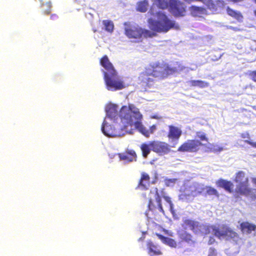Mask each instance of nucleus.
Here are the masks:
<instances>
[{
	"instance_id": "12",
	"label": "nucleus",
	"mask_w": 256,
	"mask_h": 256,
	"mask_svg": "<svg viewBox=\"0 0 256 256\" xmlns=\"http://www.w3.org/2000/svg\"><path fill=\"white\" fill-rule=\"evenodd\" d=\"M120 160L127 164L136 160V154L133 150H128L126 152L118 154Z\"/></svg>"
},
{
	"instance_id": "8",
	"label": "nucleus",
	"mask_w": 256,
	"mask_h": 256,
	"mask_svg": "<svg viewBox=\"0 0 256 256\" xmlns=\"http://www.w3.org/2000/svg\"><path fill=\"white\" fill-rule=\"evenodd\" d=\"M204 185L197 182H190L186 185L184 192L179 195V199L183 202H192L194 198L204 192Z\"/></svg>"
},
{
	"instance_id": "2",
	"label": "nucleus",
	"mask_w": 256,
	"mask_h": 256,
	"mask_svg": "<svg viewBox=\"0 0 256 256\" xmlns=\"http://www.w3.org/2000/svg\"><path fill=\"white\" fill-rule=\"evenodd\" d=\"M154 2V6L150 10V14L157 18L148 19V22L150 28L156 32H167L174 26V22L170 20L167 16L160 9H164L170 5V12L175 16L184 15L185 8L184 4L178 0H152Z\"/></svg>"
},
{
	"instance_id": "5",
	"label": "nucleus",
	"mask_w": 256,
	"mask_h": 256,
	"mask_svg": "<svg viewBox=\"0 0 256 256\" xmlns=\"http://www.w3.org/2000/svg\"><path fill=\"white\" fill-rule=\"evenodd\" d=\"M194 232H200L206 234H212L220 239L226 238L228 240H232L235 242H237L238 240V234L228 227L220 229L216 226H208L200 224L198 222Z\"/></svg>"
},
{
	"instance_id": "27",
	"label": "nucleus",
	"mask_w": 256,
	"mask_h": 256,
	"mask_svg": "<svg viewBox=\"0 0 256 256\" xmlns=\"http://www.w3.org/2000/svg\"><path fill=\"white\" fill-rule=\"evenodd\" d=\"M204 192H206L210 196H218L217 190L212 187L204 186Z\"/></svg>"
},
{
	"instance_id": "3",
	"label": "nucleus",
	"mask_w": 256,
	"mask_h": 256,
	"mask_svg": "<svg viewBox=\"0 0 256 256\" xmlns=\"http://www.w3.org/2000/svg\"><path fill=\"white\" fill-rule=\"evenodd\" d=\"M150 66L152 68H146L144 72L142 74L140 79L143 82V84L148 88H151L153 84V77L160 78L166 77L168 75L172 74L179 70H183L182 66H179L178 69L176 67L170 68L166 64H162V66L158 64H152Z\"/></svg>"
},
{
	"instance_id": "20",
	"label": "nucleus",
	"mask_w": 256,
	"mask_h": 256,
	"mask_svg": "<svg viewBox=\"0 0 256 256\" xmlns=\"http://www.w3.org/2000/svg\"><path fill=\"white\" fill-rule=\"evenodd\" d=\"M158 236L163 243L172 248H176V242L174 240L162 235H158Z\"/></svg>"
},
{
	"instance_id": "29",
	"label": "nucleus",
	"mask_w": 256,
	"mask_h": 256,
	"mask_svg": "<svg viewBox=\"0 0 256 256\" xmlns=\"http://www.w3.org/2000/svg\"><path fill=\"white\" fill-rule=\"evenodd\" d=\"M176 180H177L176 178L166 179L165 180V184L168 186H174Z\"/></svg>"
},
{
	"instance_id": "31",
	"label": "nucleus",
	"mask_w": 256,
	"mask_h": 256,
	"mask_svg": "<svg viewBox=\"0 0 256 256\" xmlns=\"http://www.w3.org/2000/svg\"><path fill=\"white\" fill-rule=\"evenodd\" d=\"M216 255L217 252L216 250L212 248H210L208 250V256H216Z\"/></svg>"
},
{
	"instance_id": "39",
	"label": "nucleus",
	"mask_w": 256,
	"mask_h": 256,
	"mask_svg": "<svg viewBox=\"0 0 256 256\" xmlns=\"http://www.w3.org/2000/svg\"><path fill=\"white\" fill-rule=\"evenodd\" d=\"M88 15H90L91 16H92V14L90 12H88Z\"/></svg>"
},
{
	"instance_id": "23",
	"label": "nucleus",
	"mask_w": 256,
	"mask_h": 256,
	"mask_svg": "<svg viewBox=\"0 0 256 256\" xmlns=\"http://www.w3.org/2000/svg\"><path fill=\"white\" fill-rule=\"evenodd\" d=\"M227 12L228 15L232 17H234L238 22L242 21L243 18L240 12L235 11L228 7L227 8Z\"/></svg>"
},
{
	"instance_id": "37",
	"label": "nucleus",
	"mask_w": 256,
	"mask_h": 256,
	"mask_svg": "<svg viewBox=\"0 0 256 256\" xmlns=\"http://www.w3.org/2000/svg\"><path fill=\"white\" fill-rule=\"evenodd\" d=\"M214 239L213 238H210L209 241H208V244H212L214 242Z\"/></svg>"
},
{
	"instance_id": "6",
	"label": "nucleus",
	"mask_w": 256,
	"mask_h": 256,
	"mask_svg": "<svg viewBox=\"0 0 256 256\" xmlns=\"http://www.w3.org/2000/svg\"><path fill=\"white\" fill-rule=\"evenodd\" d=\"M235 181L236 183V190L242 195L256 198V188L251 189L248 187V178L242 171L237 173Z\"/></svg>"
},
{
	"instance_id": "24",
	"label": "nucleus",
	"mask_w": 256,
	"mask_h": 256,
	"mask_svg": "<svg viewBox=\"0 0 256 256\" xmlns=\"http://www.w3.org/2000/svg\"><path fill=\"white\" fill-rule=\"evenodd\" d=\"M178 236L180 238L187 242L192 241V236L184 230H180L178 232Z\"/></svg>"
},
{
	"instance_id": "42",
	"label": "nucleus",
	"mask_w": 256,
	"mask_h": 256,
	"mask_svg": "<svg viewBox=\"0 0 256 256\" xmlns=\"http://www.w3.org/2000/svg\"><path fill=\"white\" fill-rule=\"evenodd\" d=\"M184 68L185 69L186 68ZM186 70H188V68H186Z\"/></svg>"
},
{
	"instance_id": "9",
	"label": "nucleus",
	"mask_w": 256,
	"mask_h": 256,
	"mask_svg": "<svg viewBox=\"0 0 256 256\" xmlns=\"http://www.w3.org/2000/svg\"><path fill=\"white\" fill-rule=\"evenodd\" d=\"M125 34L129 38H139L142 36L144 37H152L154 33L148 30L142 29L136 24H125Z\"/></svg>"
},
{
	"instance_id": "36",
	"label": "nucleus",
	"mask_w": 256,
	"mask_h": 256,
	"mask_svg": "<svg viewBox=\"0 0 256 256\" xmlns=\"http://www.w3.org/2000/svg\"><path fill=\"white\" fill-rule=\"evenodd\" d=\"M214 150H216V151H218V152H221L223 150V148H222V147H218V146H216L214 148Z\"/></svg>"
},
{
	"instance_id": "30",
	"label": "nucleus",
	"mask_w": 256,
	"mask_h": 256,
	"mask_svg": "<svg viewBox=\"0 0 256 256\" xmlns=\"http://www.w3.org/2000/svg\"><path fill=\"white\" fill-rule=\"evenodd\" d=\"M196 137L198 138H200L201 140H205L207 142V138H206V134L203 132H196Z\"/></svg>"
},
{
	"instance_id": "43",
	"label": "nucleus",
	"mask_w": 256,
	"mask_h": 256,
	"mask_svg": "<svg viewBox=\"0 0 256 256\" xmlns=\"http://www.w3.org/2000/svg\"><path fill=\"white\" fill-rule=\"evenodd\" d=\"M41 2H42L43 0H39Z\"/></svg>"
},
{
	"instance_id": "13",
	"label": "nucleus",
	"mask_w": 256,
	"mask_h": 256,
	"mask_svg": "<svg viewBox=\"0 0 256 256\" xmlns=\"http://www.w3.org/2000/svg\"><path fill=\"white\" fill-rule=\"evenodd\" d=\"M182 132L180 128L170 126H169L168 137L172 140H178L182 135Z\"/></svg>"
},
{
	"instance_id": "14",
	"label": "nucleus",
	"mask_w": 256,
	"mask_h": 256,
	"mask_svg": "<svg viewBox=\"0 0 256 256\" xmlns=\"http://www.w3.org/2000/svg\"><path fill=\"white\" fill-rule=\"evenodd\" d=\"M150 185L149 176L145 172H142L140 183L138 186V188L142 190H146L148 188Z\"/></svg>"
},
{
	"instance_id": "25",
	"label": "nucleus",
	"mask_w": 256,
	"mask_h": 256,
	"mask_svg": "<svg viewBox=\"0 0 256 256\" xmlns=\"http://www.w3.org/2000/svg\"><path fill=\"white\" fill-rule=\"evenodd\" d=\"M218 184L228 190H230L233 187V184L230 182L221 180L218 181Z\"/></svg>"
},
{
	"instance_id": "7",
	"label": "nucleus",
	"mask_w": 256,
	"mask_h": 256,
	"mask_svg": "<svg viewBox=\"0 0 256 256\" xmlns=\"http://www.w3.org/2000/svg\"><path fill=\"white\" fill-rule=\"evenodd\" d=\"M161 198H163L165 201L168 204L170 210L172 212L174 204L171 200L170 198L166 196V193L164 190L158 192L156 188H154L150 190L148 206L149 210H152L153 208L152 200H155L158 204V210L160 212H164V211L161 203Z\"/></svg>"
},
{
	"instance_id": "10",
	"label": "nucleus",
	"mask_w": 256,
	"mask_h": 256,
	"mask_svg": "<svg viewBox=\"0 0 256 256\" xmlns=\"http://www.w3.org/2000/svg\"><path fill=\"white\" fill-rule=\"evenodd\" d=\"M202 144V143L198 140H188L179 148L178 150L182 152H196L199 149V146Z\"/></svg>"
},
{
	"instance_id": "21",
	"label": "nucleus",
	"mask_w": 256,
	"mask_h": 256,
	"mask_svg": "<svg viewBox=\"0 0 256 256\" xmlns=\"http://www.w3.org/2000/svg\"><path fill=\"white\" fill-rule=\"evenodd\" d=\"M192 14L194 16H200L206 12V10L202 7L192 6L190 8Z\"/></svg>"
},
{
	"instance_id": "1",
	"label": "nucleus",
	"mask_w": 256,
	"mask_h": 256,
	"mask_svg": "<svg viewBox=\"0 0 256 256\" xmlns=\"http://www.w3.org/2000/svg\"><path fill=\"white\" fill-rule=\"evenodd\" d=\"M118 106L110 103L106 107V117L102 126V133L108 137L124 136L126 134H134L136 130L144 136L150 132L142 124V115L139 109L132 104L124 106L118 112Z\"/></svg>"
},
{
	"instance_id": "19",
	"label": "nucleus",
	"mask_w": 256,
	"mask_h": 256,
	"mask_svg": "<svg viewBox=\"0 0 256 256\" xmlns=\"http://www.w3.org/2000/svg\"><path fill=\"white\" fill-rule=\"evenodd\" d=\"M188 83L190 86H198L200 88H204L208 86V84L203 80H192L188 82Z\"/></svg>"
},
{
	"instance_id": "32",
	"label": "nucleus",
	"mask_w": 256,
	"mask_h": 256,
	"mask_svg": "<svg viewBox=\"0 0 256 256\" xmlns=\"http://www.w3.org/2000/svg\"><path fill=\"white\" fill-rule=\"evenodd\" d=\"M250 75L251 76L252 80L254 82H256V71H253L250 72Z\"/></svg>"
},
{
	"instance_id": "28",
	"label": "nucleus",
	"mask_w": 256,
	"mask_h": 256,
	"mask_svg": "<svg viewBox=\"0 0 256 256\" xmlns=\"http://www.w3.org/2000/svg\"><path fill=\"white\" fill-rule=\"evenodd\" d=\"M42 6L44 12L45 14H49L50 13V10H51L50 2L48 1V2H46V4H44V2H42Z\"/></svg>"
},
{
	"instance_id": "40",
	"label": "nucleus",
	"mask_w": 256,
	"mask_h": 256,
	"mask_svg": "<svg viewBox=\"0 0 256 256\" xmlns=\"http://www.w3.org/2000/svg\"><path fill=\"white\" fill-rule=\"evenodd\" d=\"M143 238H144L142 237V238H139V240H142Z\"/></svg>"
},
{
	"instance_id": "41",
	"label": "nucleus",
	"mask_w": 256,
	"mask_h": 256,
	"mask_svg": "<svg viewBox=\"0 0 256 256\" xmlns=\"http://www.w3.org/2000/svg\"><path fill=\"white\" fill-rule=\"evenodd\" d=\"M155 183V181H152V184H154Z\"/></svg>"
},
{
	"instance_id": "35",
	"label": "nucleus",
	"mask_w": 256,
	"mask_h": 256,
	"mask_svg": "<svg viewBox=\"0 0 256 256\" xmlns=\"http://www.w3.org/2000/svg\"><path fill=\"white\" fill-rule=\"evenodd\" d=\"M241 136L244 138H250V135L248 132L242 134Z\"/></svg>"
},
{
	"instance_id": "17",
	"label": "nucleus",
	"mask_w": 256,
	"mask_h": 256,
	"mask_svg": "<svg viewBox=\"0 0 256 256\" xmlns=\"http://www.w3.org/2000/svg\"><path fill=\"white\" fill-rule=\"evenodd\" d=\"M148 254L150 256L161 254L162 253L158 246L154 245L152 242H148Z\"/></svg>"
},
{
	"instance_id": "26",
	"label": "nucleus",
	"mask_w": 256,
	"mask_h": 256,
	"mask_svg": "<svg viewBox=\"0 0 256 256\" xmlns=\"http://www.w3.org/2000/svg\"><path fill=\"white\" fill-rule=\"evenodd\" d=\"M103 24L104 26L105 30L108 32H112L114 29L113 22L109 20H104L103 21Z\"/></svg>"
},
{
	"instance_id": "34",
	"label": "nucleus",
	"mask_w": 256,
	"mask_h": 256,
	"mask_svg": "<svg viewBox=\"0 0 256 256\" xmlns=\"http://www.w3.org/2000/svg\"><path fill=\"white\" fill-rule=\"evenodd\" d=\"M226 28L228 29L232 30L234 31H237V30H239L238 28L234 27V26H226Z\"/></svg>"
},
{
	"instance_id": "44",
	"label": "nucleus",
	"mask_w": 256,
	"mask_h": 256,
	"mask_svg": "<svg viewBox=\"0 0 256 256\" xmlns=\"http://www.w3.org/2000/svg\"><path fill=\"white\" fill-rule=\"evenodd\" d=\"M254 14H255V15L256 16V10L254 11Z\"/></svg>"
},
{
	"instance_id": "46",
	"label": "nucleus",
	"mask_w": 256,
	"mask_h": 256,
	"mask_svg": "<svg viewBox=\"0 0 256 256\" xmlns=\"http://www.w3.org/2000/svg\"><path fill=\"white\" fill-rule=\"evenodd\" d=\"M53 16L56 17V15H54V16H52V18Z\"/></svg>"
},
{
	"instance_id": "16",
	"label": "nucleus",
	"mask_w": 256,
	"mask_h": 256,
	"mask_svg": "<svg viewBox=\"0 0 256 256\" xmlns=\"http://www.w3.org/2000/svg\"><path fill=\"white\" fill-rule=\"evenodd\" d=\"M256 226L248 222H242L241 224L242 231L244 234H248L254 231L256 229Z\"/></svg>"
},
{
	"instance_id": "11",
	"label": "nucleus",
	"mask_w": 256,
	"mask_h": 256,
	"mask_svg": "<svg viewBox=\"0 0 256 256\" xmlns=\"http://www.w3.org/2000/svg\"><path fill=\"white\" fill-rule=\"evenodd\" d=\"M150 144L152 150L161 155L166 154L169 150L168 144L164 142H150Z\"/></svg>"
},
{
	"instance_id": "18",
	"label": "nucleus",
	"mask_w": 256,
	"mask_h": 256,
	"mask_svg": "<svg viewBox=\"0 0 256 256\" xmlns=\"http://www.w3.org/2000/svg\"><path fill=\"white\" fill-rule=\"evenodd\" d=\"M148 7L149 4L148 0H143L137 2L136 10L138 12H145L148 10Z\"/></svg>"
},
{
	"instance_id": "15",
	"label": "nucleus",
	"mask_w": 256,
	"mask_h": 256,
	"mask_svg": "<svg viewBox=\"0 0 256 256\" xmlns=\"http://www.w3.org/2000/svg\"><path fill=\"white\" fill-rule=\"evenodd\" d=\"M197 226H198V222L188 219L184 220L182 226L185 230L189 229L195 232Z\"/></svg>"
},
{
	"instance_id": "45",
	"label": "nucleus",
	"mask_w": 256,
	"mask_h": 256,
	"mask_svg": "<svg viewBox=\"0 0 256 256\" xmlns=\"http://www.w3.org/2000/svg\"><path fill=\"white\" fill-rule=\"evenodd\" d=\"M86 17L88 18V16L87 14H86Z\"/></svg>"
},
{
	"instance_id": "4",
	"label": "nucleus",
	"mask_w": 256,
	"mask_h": 256,
	"mask_svg": "<svg viewBox=\"0 0 256 256\" xmlns=\"http://www.w3.org/2000/svg\"><path fill=\"white\" fill-rule=\"evenodd\" d=\"M100 62L104 68L102 72L106 89L110 91H116L122 89L124 87L122 79L118 75L108 57L104 56L100 60Z\"/></svg>"
},
{
	"instance_id": "33",
	"label": "nucleus",
	"mask_w": 256,
	"mask_h": 256,
	"mask_svg": "<svg viewBox=\"0 0 256 256\" xmlns=\"http://www.w3.org/2000/svg\"><path fill=\"white\" fill-rule=\"evenodd\" d=\"M244 142H246L248 144H249L251 145L252 146H253L254 148H256V142H252L248 140H246Z\"/></svg>"
},
{
	"instance_id": "38",
	"label": "nucleus",
	"mask_w": 256,
	"mask_h": 256,
	"mask_svg": "<svg viewBox=\"0 0 256 256\" xmlns=\"http://www.w3.org/2000/svg\"><path fill=\"white\" fill-rule=\"evenodd\" d=\"M156 128V127L155 126H152L150 128V132L152 133L154 132V130H155Z\"/></svg>"
},
{
	"instance_id": "22",
	"label": "nucleus",
	"mask_w": 256,
	"mask_h": 256,
	"mask_svg": "<svg viewBox=\"0 0 256 256\" xmlns=\"http://www.w3.org/2000/svg\"><path fill=\"white\" fill-rule=\"evenodd\" d=\"M141 150L142 151V156L144 158H146L148 154H150L152 148L150 144V142L148 144H143L140 146Z\"/></svg>"
}]
</instances>
